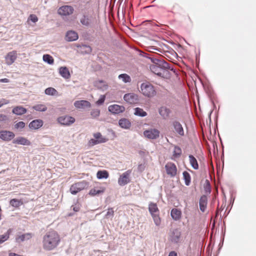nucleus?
Here are the masks:
<instances>
[{"label":"nucleus","mask_w":256,"mask_h":256,"mask_svg":"<svg viewBox=\"0 0 256 256\" xmlns=\"http://www.w3.org/2000/svg\"><path fill=\"white\" fill-rule=\"evenodd\" d=\"M60 242V236L55 230L48 232L42 238V248L46 251L56 248Z\"/></svg>","instance_id":"nucleus-1"},{"label":"nucleus","mask_w":256,"mask_h":256,"mask_svg":"<svg viewBox=\"0 0 256 256\" xmlns=\"http://www.w3.org/2000/svg\"><path fill=\"white\" fill-rule=\"evenodd\" d=\"M148 210L156 226H160L161 224V219L159 216V210L157 204L150 202L148 205Z\"/></svg>","instance_id":"nucleus-2"},{"label":"nucleus","mask_w":256,"mask_h":256,"mask_svg":"<svg viewBox=\"0 0 256 256\" xmlns=\"http://www.w3.org/2000/svg\"><path fill=\"white\" fill-rule=\"evenodd\" d=\"M142 94L148 97H152L156 94V91L153 86L148 83H142L141 84Z\"/></svg>","instance_id":"nucleus-3"},{"label":"nucleus","mask_w":256,"mask_h":256,"mask_svg":"<svg viewBox=\"0 0 256 256\" xmlns=\"http://www.w3.org/2000/svg\"><path fill=\"white\" fill-rule=\"evenodd\" d=\"M150 68L152 72L159 76L166 78L170 77V74L168 70L160 69V68H158L155 66H152L151 64L150 65Z\"/></svg>","instance_id":"nucleus-4"},{"label":"nucleus","mask_w":256,"mask_h":256,"mask_svg":"<svg viewBox=\"0 0 256 256\" xmlns=\"http://www.w3.org/2000/svg\"><path fill=\"white\" fill-rule=\"evenodd\" d=\"M181 236V232L178 228L173 229L170 231V240L174 243H178L180 241Z\"/></svg>","instance_id":"nucleus-5"},{"label":"nucleus","mask_w":256,"mask_h":256,"mask_svg":"<svg viewBox=\"0 0 256 256\" xmlns=\"http://www.w3.org/2000/svg\"><path fill=\"white\" fill-rule=\"evenodd\" d=\"M144 136L149 139H156L159 137L160 132L155 128L145 130L144 132Z\"/></svg>","instance_id":"nucleus-6"},{"label":"nucleus","mask_w":256,"mask_h":256,"mask_svg":"<svg viewBox=\"0 0 256 256\" xmlns=\"http://www.w3.org/2000/svg\"><path fill=\"white\" fill-rule=\"evenodd\" d=\"M125 101L130 104H136L138 101V96L136 94L128 93L125 94L124 96Z\"/></svg>","instance_id":"nucleus-7"},{"label":"nucleus","mask_w":256,"mask_h":256,"mask_svg":"<svg viewBox=\"0 0 256 256\" xmlns=\"http://www.w3.org/2000/svg\"><path fill=\"white\" fill-rule=\"evenodd\" d=\"M76 46L78 48V52L83 54H90L92 51V48L89 45L76 44Z\"/></svg>","instance_id":"nucleus-8"},{"label":"nucleus","mask_w":256,"mask_h":256,"mask_svg":"<svg viewBox=\"0 0 256 256\" xmlns=\"http://www.w3.org/2000/svg\"><path fill=\"white\" fill-rule=\"evenodd\" d=\"M58 122L61 124L68 126L75 122V119L72 116H64L58 118Z\"/></svg>","instance_id":"nucleus-9"},{"label":"nucleus","mask_w":256,"mask_h":256,"mask_svg":"<svg viewBox=\"0 0 256 256\" xmlns=\"http://www.w3.org/2000/svg\"><path fill=\"white\" fill-rule=\"evenodd\" d=\"M151 65L155 66H156L165 70H174L172 68H170L169 64H168L162 59H158L157 62H156L154 64H152Z\"/></svg>","instance_id":"nucleus-10"},{"label":"nucleus","mask_w":256,"mask_h":256,"mask_svg":"<svg viewBox=\"0 0 256 256\" xmlns=\"http://www.w3.org/2000/svg\"><path fill=\"white\" fill-rule=\"evenodd\" d=\"M17 52L13 50L8 52L6 56V62L8 65H11L17 58Z\"/></svg>","instance_id":"nucleus-11"},{"label":"nucleus","mask_w":256,"mask_h":256,"mask_svg":"<svg viewBox=\"0 0 256 256\" xmlns=\"http://www.w3.org/2000/svg\"><path fill=\"white\" fill-rule=\"evenodd\" d=\"M165 168L168 174L170 175L171 176H174L176 175L177 169L174 164L168 162L166 165Z\"/></svg>","instance_id":"nucleus-12"},{"label":"nucleus","mask_w":256,"mask_h":256,"mask_svg":"<svg viewBox=\"0 0 256 256\" xmlns=\"http://www.w3.org/2000/svg\"><path fill=\"white\" fill-rule=\"evenodd\" d=\"M108 111L114 114H119L125 110L124 106L118 104L110 105L108 108Z\"/></svg>","instance_id":"nucleus-13"},{"label":"nucleus","mask_w":256,"mask_h":256,"mask_svg":"<svg viewBox=\"0 0 256 256\" xmlns=\"http://www.w3.org/2000/svg\"><path fill=\"white\" fill-rule=\"evenodd\" d=\"M14 132L10 131L2 130L0 132V138L4 141H10L14 137Z\"/></svg>","instance_id":"nucleus-14"},{"label":"nucleus","mask_w":256,"mask_h":256,"mask_svg":"<svg viewBox=\"0 0 256 256\" xmlns=\"http://www.w3.org/2000/svg\"><path fill=\"white\" fill-rule=\"evenodd\" d=\"M74 8L70 6H64L58 10V13L62 16H67L72 14Z\"/></svg>","instance_id":"nucleus-15"},{"label":"nucleus","mask_w":256,"mask_h":256,"mask_svg":"<svg viewBox=\"0 0 256 256\" xmlns=\"http://www.w3.org/2000/svg\"><path fill=\"white\" fill-rule=\"evenodd\" d=\"M172 126L174 132L178 134L180 136H184V130L182 124L177 120L172 122Z\"/></svg>","instance_id":"nucleus-16"},{"label":"nucleus","mask_w":256,"mask_h":256,"mask_svg":"<svg viewBox=\"0 0 256 256\" xmlns=\"http://www.w3.org/2000/svg\"><path fill=\"white\" fill-rule=\"evenodd\" d=\"M130 174L129 171H126L120 176L118 180V184L120 186H124L129 182Z\"/></svg>","instance_id":"nucleus-17"},{"label":"nucleus","mask_w":256,"mask_h":256,"mask_svg":"<svg viewBox=\"0 0 256 256\" xmlns=\"http://www.w3.org/2000/svg\"><path fill=\"white\" fill-rule=\"evenodd\" d=\"M171 112L170 109L165 106H162L158 108V113L164 119H167Z\"/></svg>","instance_id":"nucleus-18"},{"label":"nucleus","mask_w":256,"mask_h":256,"mask_svg":"<svg viewBox=\"0 0 256 256\" xmlns=\"http://www.w3.org/2000/svg\"><path fill=\"white\" fill-rule=\"evenodd\" d=\"M74 106L78 108L84 109L90 107V104L89 102L85 100H76L74 102Z\"/></svg>","instance_id":"nucleus-19"},{"label":"nucleus","mask_w":256,"mask_h":256,"mask_svg":"<svg viewBox=\"0 0 256 256\" xmlns=\"http://www.w3.org/2000/svg\"><path fill=\"white\" fill-rule=\"evenodd\" d=\"M12 143L24 146H30V142L26 138L22 136H18L14 139L12 141Z\"/></svg>","instance_id":"nucleus-20"},{"label":"nucleus","mask_w":256,"mask_h":256,"mask_svg":"<svg viewBox=\"0 0 256 256\" xmlns=\"http://www.w3.org/2000/svg\"><path fill=\"white\" fill-rule=\"evenodd\" d=\"M43 125V121L41 120H35L31 122L29 124V128L31 130H38Z\"/></svg>","instance_id":"nucleus-21"},{"label":"nucleus","mask_w":256,"mask_h":256,"mask_svg":"<svg viewBox=\"0 0 256 256\" xmlns=\"http://www.w3.org/2000/svg\"><path fill=\"white\" fill-rule=\"evenodd\" d=\"M78 34L74 31L70 30L66 32V40L68 42L76 40L78 39Z\"/></svg>","instance_id":"nucleus-22"},{"label":"nucleus","mask_w":256,"mask_h":256,"mask_svg":"<svg viewBox=\"0 0 256 256\" xmlns=\"http://www.w3.org/2000/svg\"><path fill=\"white\" fill-rule=\"evenodd\" d=\"M208 204V198L205 195L202 196L199 201L200 209L202 212H204Z\"/></svg>","instance_id":"nucleus-23"},{"label":"nucleus","mask_w":256,"mask_h":256,"mask_svg":"<svg viewBox=\"0 0 256 256\" xmlns=\"http://www.w3.org/2000/svg\"><path fill=\"white\" fill-rule=\"evenodd\" d=\"M94 86L102 91L106 90L108 88V85L105 82L102 80L96 81L94 82Z\"/></svg>","instance_id":"nucleus-24"},{"label":"nucleus","mask_w":256,"mask_h":256,"mask_svg":"<svg viewBox=\"0 0 256 256\" xmlns=\"http://www.w3.org/2000/svg\"><path fill=\"white\" fill-rule=\"evenodd\" d=\"M32 237L31 233H26L16 237V240L17 242H20L24 240H28Z\"/></svg>","instance_id":"nucleus-25"},{"label":"nucleus","mask_w":256,"mask_h":256,"mask_svg":"<svg viewBox=\"0 0 256 256\" xmlns=\"http://www.w3.org/2000/svg\"><path fill=\"white\" fill-rule=\"evenodd\" d=\"M26 112V109L22 106H16L13 108L12 110L13 114L18 116L24 114Z\"/></svg>","instance_id":"nucleus-26"},{"label":"nucleus","mask_w":256,"mask_h":256,"mask_svg":"<svg viewBox=\"0 0 256 256\" xmlns=\"http://www.w3.org/2000/svg\"><path fill=\"white\" fill-rule=\"evenodd\" d=\"M59 73L60 75L66 79L70 78V74L68 68L66 66H62L59 68Z\"/></svg>","instance_id":"nucleus-27"},{"label":"nucleus","mask_w":256,"mask_h":256,"mask_svg":"<svg viewBox=\"0 0 256 256\" xmlns=\"http://www.w3.org/2000/svg\"><path fill=\"white\" fill-rule=\"evenodd\" d=\"M119 126L122 128L128 129L131 126V123L126 118H122L118 122Z\"/></svg>","instance_id":"nucleus-28"},{"label":"nucleus","mask_w":256,"mask_h":256,"mask_svg":"<svg viewBox=\"0 0 256 256\" xmlns=\"http://www.w3.org/2000/svg\"><path fill=\"white\" fill-rule=\"evenodd\" d=\"M170 214L174 220H178L180 218L182 212L180 210L174 208L172 210Z\"/></svg>","instance_id":"nucleus-29"},{"label":"nucleus","mask_w":256,"mask_h":256,"mask_svg":"<svg viewBox=\"0 0 256 256\" xmlns=\"http://www.w3.org/2000/svg\"><path fill=\"white\" fill-rule=\"evenodd\" d=\"M188 158L192 167L194 170H198V164L196 158L191 154L189 155Z\"/></svg>","instance_id":"nucleus-30"},{"label":"nucleus","mask_w":256,"mask_h":256,"mask_svg":"<svg viewBox=\"0 0 256 256\" xmlns=\"http://www.w3.org/2000/svg\"><path fill=\"white\" fill-rule=\"evenodd\" d=\"M12 232V229L10 228L4 234L0 235V244L4 242L8 239L10 234Z\"/></svg>","instance_id":"nucleus-31"},{"label":"nucleus","mask_w":256,"mask_h":256,"mask_svg":"<svg viewBox=\"0 0 256 256\" xmlns=\"http://www.w3.org/2000/svg\"><path fill=\"white\" fill-rule=\"evenodd\" d=\"M118 78L119 80H122L124 83L130 82L132 80L130 77L126 74H120Z\"/></svg>","instance_id":"nucleus-32"},{"label":"nucleus","mask_w":256,"mask_h":256,"mask_svg":"<svg viewBox=\"0 0 256 256\" xmlns=\"http://www.w3.org/2000/svg\"><path fill=\"white\" fill-rule=\"evenodd\" d=\"M96 176L98 179L106 178L108 177V173L106 170H99L97 172Z\"/></svg>","instance_id":"nucleus-33"},{"label":"nucleus","mask_w":256,"mask_h":256,"mask_svg":"<svg viewBox=\"0 0 256 256\" xmlns=\"http://www.w3.org/2000/svg\"><path fill=\"white\" fill-rule=\"evenodd\" d=\"M184 179V180L185 184L187 186H189L190 183L191 178L188 172L184 171L182 173Z\"/></svg>","instance_id":"nucleus-34"},{"label":"nucleus","mask_w":256,"mask_h":256,"mask_svg":"<svg viewBox=\"0 0 256 256\" xmlns=\"http://www.w3.org/2000/svg\"><path fill=\"white\" fill-rule=\"evenodd\" d=\"M75 184H76V186H77L78 187V188H79V190H80V191L84 190V188H87L88 186V183L85 180H82V181L75 183Z\"/></svg>","instance_id":"nucleus-35"},{"label":"nucleus","mask_w":256,"mask_h":256,"mask_svg":"<svg viewBox=\"0 0 256 256\" xmlns=\"http://www.w3.org/2000/svg\"><path fill=\"white\" fill-rule=\"evenodd\" d=\"M80 23L85 26H88L90 24V20L88 16L83 15L80 20Z\"/></svg>","instance_id":"nucleus-36"},{"label":"nucleus","mask_w":256,"mask_h":256,"mask_svg":"<svg viewBox=\"0 0 256 256\" xmlns=\"http://www.w3.org/2000/svg\"><path fill=\"white\" fill-rule=\"evenodd\" d=\"M134 114L136 116L144 117L147 115V113L144 111L142 108H136L134 109Z\"/></svg>","instance_id":"nucleus-37"},{"label":"nucleus","mask_w":256,"mask_h":256,"mask_svg":"<svg viewBox=\"0 0 256 256\" xmlns=\"http://www.w3.org/2000/svg\"><path fill=\"white\" fill-rule=\"evenodd\" d=\"M32 108L38 112H45L47 110V107L42 104H36L32 106Z\"/></svg>","instance_id":"nucleus-38"},{"label":"nucleus","mask_w":256,"mask_h":256,"mask_svg":"<svg viewBox=\"0 0 256 256\" xmlns=\"http://www.w3.org/2000/svg\"><path fill=\"white\" fill-rule=\"evenodd\" d=\"M10 204L13 207L18 208L22 204V202L20 200L14 198L10 200Z\"/></svg>","instance_id":"nucleus-39"},{"label":"nucleus","mask_w":256,"mask_h":256,"mask_svg":"<svg viewBox=\"0 0 256 256\" xmlns=\"http://www.w3.org/2000/svg\"><path fill=\"white\" fill-rule=\"evenodd\" d=\"M43 60L47 62L48 64H52L54 62L53 58L49 54H44L42 57Z\"/></svg>","instance_id":"nucleus-40"},{"label":"nucleus","mask_w":256,"mask_h":256,"mask_svg":"<svg viewBox=\"0 0 256 256\" xmlns=\"http://www.w3.org/2000/svg\"><path fill=\"white\" fill-rule=\"evenodd\" d=\"M58 93L56 90L53 88H48L45 90V94L49 96H54Z\"/></svg>","instance_id":"nucleus-41"},{"label":"nucleus","mask_w":256,"mask_h":256,"mask_svg":"<svg viewBox=\"0 0 256 256\" xmlns=\"http://www.w3.org/2000/svg\"><path fill=\"white\" fill-rule=\"evenodd\" d=\"M104 192V190H102L96 188H92L90 191L89 194L92 196H94L96 195H98L100 194H102Z\"/></svg>","instance_id":"nucleus-42"},{"label":"nucleus","mask_w":256,"mask_h":256,"mask_svg":"<svg viewBox=\"0 0 256 256\" xmlns=\"http://www.w3.org/2000/svg\"><path fill=\"white\" fill-rule=\"evenodd\" d=\"M173 153V156L174 158H178L182 154V150L179 146H175Z\"/></svg>","instance_id":"nucleus-43"},{"label":"nucleus","mask_w":256,"mask_h":256,"mask_svg":"<svg viewBox=\"0 0 256 256\" xmlns=\"http://www.w3.org/2000/svg\"><path fill=\"white\" fill-rule=\"evenodd\" d=\"M70 190L72 194H76L78 192L80 191L79 190V188L77 186H76L75 184L71 186Z\"/></svg>","instance_id":"nucleus-44"},{"label":"nucleus","mask_w":256,"mask_h":256,"mask_svg":"<svg viewBox=\"0 0 256 256\" xmlns=\"http://www.w3.org/2000/svg\"><path fill=\"white\" fill-rule=\"evenodd\" d=\"M94 137L96 140H102L104 141V142H106L107 139L105 138H103L100 132H96L94 134Z\"/></svg>","instance_id":"nucleus-45"},{"label":"nucleus","mask_w":256,"mask_h":256,"mask_svg":"<svg viewBox=\"0 0 256 256\" xmlns=\"http://www.w3.org/2000/svg\"><path fill=\"white\" fill-rule=\"evenodd\" d=\"M204 190L206 193L210 194L211 192L210 183L208 180H206V184H204Z\"/></svg>","instance_id":"nucleus-46"},{"label":"nucleus","mask_w":256,"mask_h":256,"mask_svg":"<svg viewBox=\"0 0 256 256\" xmlns=\"http://www.w3.org/2000/svg\"><path fill=\"white\" fill-rule=\"evenodd\" d=\"M114 211L113 210V208H109L108 209V212H106V214L105 216V218H112L114 216Z\"/></svg>","instance_id":"nucleus-47"},{"label":"nucleus","mask_w":256,"mask_h":256,"mask_svg":"<svg viewBox=\"0 0 256 256\" xmlns=\"http://www.w3.org/2000/svg\"><path fill=\"white\" fill-rule=\"evenodd\" d=\"M104 141L102 140H96V139H91L89 141V144L90 146H94L96 144H98L100 143H103Z\"/></svg>","instance_id":"nucleus-48"},{"label":"nucleus","mask_w":256,"mask_h":256,"mask_svg":"<svg viewBox=\"0 0 256 256\" xmlns=\"http://www.w3.org/2000/svg\"><path fill=\"white\" fill-rule=\"evenodd\" d=\"M25 126V123L24 122H19L14 125L16 129H22Z\"/></svg>","instance_id":"nucleus-49"},{"label":"nucleus","mask_w":256,"mask_h":256,"mask_svg":"<svg viewBox=\"0 0 256 256\" xmlns=\"http://www.w3.org/2000/svg\"><path fill=\"white\" fill-rule=\"evenodd\" d=\"M106 96L104 95H101L98 100L96 101V104L98 105H102L104 102Z\"/></svg>","instance_id":"nucleus-50"},{"label":"nucleus","mask_w":256,"mask_h":256,"mask_svg":"<svg viewBox=\"0 0 256 256\" xmlns=\"http://www.w3.org/2000/svg\"><path fill=\"white\" fill-rule=\"evenodd\" d=\"M100 114V111L98 110H93L91 112V115L94 118H96L99 116Z\"/></svg>","instance_id":"nucleus-51"},{"label":"nucleus","mask_w":256,"mask_h":256,"mask_svg":"<svg viewBox=\"0 0 256 256\" xmlns=\"http://www.w3.org/2000/svg\"><path fill=\"white\" fill-rule=\"evenodd\" d=\"M28 20H30L32 22L35 23L38 22V18L35 14H30L28 18Z\"/></svg>","instance_id":"nucleus-52"},{"label":"nucleus","mask_w":256,"mask_h":256,"mask_svg":"<svg viewBox=\"0 0 256 256\" xmlns=\"http://www.w3.org/2000/svg\"><path fill=\"white\" fill-rule=\"evenodd\" d=\"M8 120V117L2 114H0V122H6Z\"/></svg>","instance_id":"nucleus-53"},{"label":"nucleus","mask_w":256,"mask_h":256,"mask_svg":"<svg viewBox=\"0 0 256 256\" xmlns=\"http://www.w3.org/2000/svg\"><path fill=\"white\" fill-rule=\"evenodd\" d=\"M8 103V100H3L2 101H0V108H1L4 104H7Z\"/></svg>","instance_id":"nucleus-54"},{"label":"nucleus","mask_w":256,"mask_h":256,"mask_svg":"<svg viewBox=\"0 0 256 256\" xmlns=\"http://www.w3.org/2000/svg\"><path fill=\"white\" fill-rule=\"evenodd\" d=\"M144 166L143 164H140L138 166V170L140 172H142L144 170Z\"/></svg>","instance_id":"nucleus-55"},{"label":"nucleus","mask_w":256,"mask_h":256,"mask_svg":"<svg viewBox=\"0 0 256 256\" xmlns=\"http://www.w3.org/2000/svg\"><path fill=\"white\" fill-rule=\"evenodd\" d=\"M149 58L152 64H154L158 60V58Z\"/></svg>","instance_id":"nucleus-56"},{"label":"nucleus","mask_w":256,"mask_h":256,"mask_svg":"<svg viewBox=\"0 0 256 256\" xmlns=\"http://www.w3.org/2000/svg\"><path fill=\"white\" fill-rule=\"evenodd\" d=\"M0 82H8L9 80L8 78H2V79L0 80Z\"/></svg>","instance_id":"nucleus-57"},{"label":"nucleus","mask_w":256,"mask_h":256,"mask_svg":"<svg viewBox=\"0 0 256 256\" xmlns=\"http://www.w3.org/2000/svg\"><path fill=\"white\" fill-rule=\"evenodd\" d=\"M168 256H177V254L175 252L172 251L170 252Z\"/></svg>","instance_id":"nucleus-58"},{"label":"nucleus","mask_w":256,"mask_h":256,"mask_svg":"<svg viewBox=\"0 0 256 256\" xmlns=\"http://www.w3.org/2000/svg\"><path fill=\"white\" fill-rule=\"evenodd\" d=\"M73 210L75 212H78L79 210V208L77 206H74L73 208Z\"/></svg>","instance_id":"nucleus-59"},{"label":"nucleus","mask_w":256,"mask_h":256,"mask_svg":"<svg viewBox=\"0 0 256 256\" xmlns=\"http://www.w3.org/2000/svg\"><path fill=\"white\" fill-rule=\"evenodd\" d=\"M152 48L153 50H158L157 48Z\"/></svg>","instance_id":"nucleus-60"}]
</instances>
